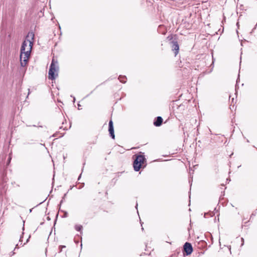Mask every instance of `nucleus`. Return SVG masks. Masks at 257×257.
Returning <instances> with one entry per match:
<instances>
[{
  "label": "nucleus",
  "instance_id": "nucleus-9",
  "mask_svg": "<svg viewBox=\"0 0 257 257\" xmlns=\"http://www.w3.org/2000/svg\"><path fill=\"white\" fill-rule=\"evenodd\" d=\"M75 229L77 230V231H80L82 228V226L80 225H76L75 227Z\"/></svg>",
  "mask_w": 257,
  "mask_h": 257
},
{
  "label": "nucleus",
  "instance_id": "nucleus-12",
  "mask_svg": "<svg viewBox=\"0 0 257 257\" xmlns=\"http://www.w3.org/2000/svg\"><path fill=\"white\" fill-rule=\"evenodd\" d=\"M28 46H29V43L28 44V46H25V50H26V51H27V48H28Z\"/></svg>",
  "mask_w": 257,
  "mask_h": 257
},
{
  "label": "nucleus",
  "instance_id": "nucleus-13",
  "mask_svg": "<svg viewBox=\"0 0 257 257\" xmlns=\"http://www.w3.org/2000/svg\"><path fill=\"white\" fill-rule=\"evenodd\" d=\"M17 247H19V244H17L16 246V248H17Z\"/></svg>",
  "mask_w": 257,
  "mask_h": 257
},
{
  "label": "nucleus",
  "instance_id": "nucleus-10",
  "mask_svg": "<svg viewBox=\"0 0 257 257\" xmlns=\"http://www.w3.org/2000/svg\"><path fill=\"white\" fill-rule=\"evenodd\" d=\"M167 39L169 41H173V39L174 38V36L173 35H170L167 37Z\"/></svg>",
  "mask_w": 257,
  "mask_h": 257
},
{
  "label": "nucleus",
  "instance_id": "nucleus-6",
  "mask_svg": "<svg viewBox=\"0 0 257 257\" xmlns=\"http://www.w3.org/2000/svg\"><path fill=\"white\" fill-rule=\"evenodd\" d=\"M108 132L110 135V137L112 139H114L115 135L114 133V128L113 125V122L112 120H110L108 123Z\"/></svg>",
  "mask_w": 257,
  "mask_h": 257
},
{
  "label": "nucleus",
  "instance_id": "nucleus-1",
  "mask_svg": "<svg viewBox=\"0 0 257 257\" xmlns=\"http://www.w3.org/2000/svg\"><path fill=\"white\" fill-rule=\"evenodd\" d=\"M34 34L29 33L21 48L20 62L22 67L27 65L33 45Z\"/></svg>",
  "mask_w": 257,
  "mask_h": 257
},
{
  "label": "nucleus",
  "instance_id": "nucleus-5",
  "mask_svg": "<svg viewBox=\"0 0 257 257\" xmlns=\"http://www.w3.org/2000/svg\"><path fill=\"white\" fill-rule=\"evenodd\" d=\"M172 44V51L174 52L175 56H176L178 53H179V46L178 44L177 41H176V39L173 41H171Z\"/></svg>",
  "mask_w": 257,
  "mask_h": 257
},
{
  "label": "nucleus",
  "instance_id": "nucleus-11",
  "mask_svg": "<svg viewBox=\"0 0 257 257\" xmlns=\"http://www.w3.org/2000/svg\"><path fill=\"white\" fill-rule=\"evenodd\" d=\"M66 247L65 245H61L59 246V248H60V251H62V248Z\"/></svg>",
  "mask_w": 257,
  "mask_h": 257
},
{
  "label": "nucleus",
  "instance_id": "nucleus-3",
  "mask_svg": "<svg viewBox=\"0 0 257 257\" xmlns=\"http://www.w3.org/2000/svg\"><path fill=\"white\" fill-rule=\"evenodd\" d=\"M56 66L54 63V60H53L50 65L48 73V78L49 79L52 80L55 79L56 76L55 75V72L56 71Z\"/></svg>",
  "mask_w": 257,
  "mask_h": 257
},
{
  "label": "nucleus",
  "instance_id": "nucleus-7",
  "mask_svg": "<svg viewBox=\"0 0 257 257\" xmlns=\"http://www.w3.org/2000/svg\"><path fill=\"white\" fill-rule=\"evenodd\" d=\"M163 122V118L161 116H157L154 121V125L156 126H160Z\"/></svg>",
  "mask_w": 257,
  "mask_h": 257
},
{
  "label": "nucleus",
  "instance_id": "nucleus-2",
  "mask_svg": "<svg viewBox=\"0 0 257 257\" xmlns=\"http://www.w3.org/2000/svg\"><path fill=\"white\" fill-rule=\"evenodd\" d=\"M136 158L134 161L133 167L135 171H139L143 164L146 162V158L143 155H135Z\"/></svg>",
  "mask_w": 257,
  "mask_h": 257
},
{
  "label": "nucleus",
  "instance_id": "nucleus-8",
  "mask_svg": "<svg viewBox=\"0 0 257 257\" xmlns=\"http://www.w3.org/2000/svg\"><path fill=\"white\" fill-rule=\"evenodd\" d=\"M119 80H120V81L121 82H122V83H125L126 82V78L124 76H120L119 77Z\"/></svg>",
  "mask_w": 257,
  "mask_h": 257
},
{
  "label": "nucleus",
  "instance_id": "nucleus-4",
  "mask_svg": "<svg viewBox=\"0 0 257 257\" xmlns=\"http://www.w3.org/2000/svg\"><path fill=\"white\" fill-rule=\"evenodd\" d=\"M183 251L187 255H190L193 251V247L190 243L186 242L183 246Z\"/></svg>",
  "mask_w": 257,
  "mask_h": 257
}]
</instances>
